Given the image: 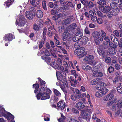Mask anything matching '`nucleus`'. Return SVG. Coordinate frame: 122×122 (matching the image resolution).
I'll return each instance as SVG.
<instances>
[{
	"mask_svg": "<svg viewBox=\"0 0 122 122\" xmlns=\"http://www.w3.org/2000/svg\"><path fill=\"white\" fill-rule=\"evenodd\" d=\"M11 5V4L8 2V0L4 4L5 5H6V7H9L10 5Z\"/></svg>",
	"mask_w": 122,
	"mask_h": 122,
	"instance_id": "338daca9",
	"label": "nucleus"
},
{
	"mask_svg": "<svg viewBox=\"0 0 122 122\" xmlns=\"http://www.w3.org/2000/svg\"><path fill=\"white\" fill-rule=\"evenodd\" d=\"M69 81L71 85L74 87H75V85L77 84L76 79L75 80L73 76H70L69 79Z\"/></svg>",
	"mask_w": 122,
	"mask_h": 122,
	"instance_id": "dca6fc26",
	"label": "nucleus"
},
{
	"mask_svg": "<svg viewBox=\"0 0 122 122\" xmlns=\"http://www.w3.org/2000/svg\"><path fill=\"white\" fill-rule=\"evenodd\" d=\"M111 61V59L109 57H106L105 59V61L107 63H109Z\"/></svg>",
	"mask_w": 122,
	"mask_h": 122,
	"instance_id": "603ef678",
	"label": "nucleus"
},
{
	"mask_svg": "<svg viewBox=\"0 0 122 122\" xmlns=\"http://www.w3.org/2000/svg\"><path fill=\"white\" fill-rule=\"evenodd\" d=\"M84 32L86 34L90 35V32L89 29L86 27L84 30Z\"/></svg>",
	"mask_w": 122,
	"mask_h": 122,
	"instance_id": "c03bdc74",
	"label": "nucleus"
},
{
	"mask_svg": "<svg viewBox=\"0 0 122 122\" xmlns=\"http://www.w3.org/2000/svg\"><path fill=\"white\" fill-rule=\"evenodd\" d=\"M70 72L71 75H73L75 76V78H76L78 75L77 73L76 72V71L75 70H71L70 71Z\"/></svg>",
	"mask_w": 122,
	"mask_h": 122,
	"instance_id": "58836bf2",
	"label": "nucleus"
},
{
	"mask_svg": "<svg viewBox=\"0 0 122 122\" xmlns=\"http://www.w3.org/2000/svg\"><path fill=\"white\" fill-rule=\"evenodd\" d=\"M71 110L72 112L75 114H78L79 113V111L74 108H72Z\"/></svg>",
	"mask_w": 122,
	"mask_h": 122,
	"instance_id": "5fc2aeb1",
	"label": "nucleus"
},
{
	"mask_svg": "<svg viewBox=\"0 0 122 122\" xmlns=\"http://www.w3.org/2000/svg\"><path fill=\"white\" fill-rule=\"evenodd\" d=\"M91 20L94 22H96L97 21V17L95 16H92L91 17Z\"/></svg>",
	"mask_w": 122,
	"mask_h": 122,
	"instance_id": "13d9d810",
	"label": "nucleus"
},
{
	"mask_svg": "<svg viewBox=\"0 0 122 122\" xmlns=\"http://www.w3.org/2000/svg\"><path fill=\"white\" fill-rule=\"evenodd\" d=\"M81 39V44H85L88 41V38L85 36L83 37Z\"/></svg>",
	"mask_w": 122,
	"mask_h": 122,
	"instance_id": "a878e982",
	"label": "nucleus"
},
{
	"mask_svg": "<svg viewBox=\"0 0 122 122\" xmlns=\"http://www.w3.org/2000/svg\"><path fill=\"white\" fill-rule=\"evenodd\" d=\"M87 6L89 8H92L94 6V4L91 1H90L88 4Z\"/></svg>",
	"mask_w": 122,
	"mask_h": 122,
	"instance_id": "79ce46f5",
	"label": "nucleus"
},
{
	"mask_svg": "<svg viewBox=\"0 0 122 122\" xmlns=\"http://www.w3.org/2000/svg\"><path fill=\"white\" fill-rule=\"evenodd\" d=\"M109 46H108L107 48L109 49V48H116V46L113 43L111 42H109Z\"/></svg>",
	"mask_w": 122,
	"mask_h": 122,
	"instance_id": "a19ab883",
	"label": "nucleus"
},
{
	"mask_svg": "<svg viewBox=\"0 0 122 122\" xmlns=\"http://www.w3.org/2000/svg\"><path fill=\"white\" fill-rule=\"evenodd\" d=\"M67 122H79L75 118H72L71 119H68L67 120Z\"/></svg>",
	"mask_w": 122,
	"mask_h": 122,
	"instance_id": "4c0bfd02",
	"label": "nucleus"
},
{
	"mask_svg": "<svg viewBox=\"0 0 122 122\" xmlns=\"http://www.w3.org/2000/svg\"><path fill=\"white\" fill-rule=\"evenodd\" d=\"M115 48H109L108 49V52L110 54H114L116 52V50L115 49Z\"/></svg>",
	"mask_w": 122,
	"mask_h": 122,
	"instance_id": "cd10ccee",
	"label": "nucleus"
},
{
	"mask_svg": "<svg viewBox=\"0 0 122 122\" xmlns=\"http://www.w3.org/2000/svg\"><path fill=\"white\" fill-rule=\"evenodd\" d=\"M43 15L42 11L40 10H37L36 13V17L39 18H41L43 16Z\"/></svg>",
	"mask_w": 122,
	"mask_h": 122,
	"instance_id": "393cba45",
	"label": "nucleus"
},
{
	"mask_svg": "<svg viewBox=\"0 0 122 122\" xmlns=\"http://www.w3.org/2000/svg\"><path fill=\"white\" fill-rule=\"evenodd\" d=\"M99 9L103 12L106 13H107L111 10L110 7L108 6H106L105 7L101 6L99 7Z\"/></svg>",
	"mask_w": 122,
	"mask_h": 122,
	"instance_id": "2eb2a0df",
	"label": "nucleus"
},
{
	"mask_svg": "<svg viewBox=\"0 0 122 122\" xmlns=\"http://www.w3.org/2000/svg\"><path fill=\"white\" fill-rule=\"evenodd\" d=\"M100 85V84H98L96 86V89L100 90L103 87L102 86H101Z\"/></svg>",
	"mask_w": 122,
	"mask_h": 122,
	"instance_id": "864d4df0",
	"label": "nucleus"
},
{
	"mask_svg": "<svg viewBox=\"0 0 122 122\" xmlns=\"http://www.w3.org/2000/svg\"><path fill=\"white\" fill-rule=\"evenodd\" d=\"M25 15L26 17L30 20H31L33 19V14L30 11H28L26 12Z\"/></svg>",
	"mask_w": 122,
	"mask_h": 122,
	"instance_id": "a211bd4d",
	"label": "nucleus"
},
{
	"mask_svg": "<svg viewBox=\"0 0 122 122\" xmlns=\"http://www.w3.org/2000/svg\"><path fill=\"white\" fill-rule=\"evenodd\" d=\"M97 51L99 54L102 57H104L106 55L102 46L99 45L98 46Z\"/></svg>",
	"mask_w": 122,
	"mask_h": 122,
	"instance_id": "ddd939ff",
	"label": "nucleus"
},
{
	"mask_svg": "<svg viewBox=\"0 0 122 122\" xmlns=\"http://www.w3.org/2000/svg\"><path fill=\"white\" fill-rule=\"evenodd\" d=\"M44 41H41L40 42L39 44V48H41L43 46L44 44Z\"/></svg>",
	"mask_w": 122,
	"mask_h": 122,
	"instance_id": "4d7b16f0",
	"label": "nucleus"
},
{
	"mask_svg": "<svg viewBox=\"0 0 122 122\" xmlns=\"http://www.w3.org/2000/svg\"><path fill=\"white\" fill-rule=\"evenodd\" d=\"M99 67L98 66H95L92 68V71L93 73L92 76L96 77H101L103 76L102 73L99 72Z\"/></svg>",
	"mask_w": 122,
	"mask_h": 122,
	"instance_id": "39448f33",
	"label": "nucleus"
},
{
	"mask_svg": "<svg viewBox=\"0 0 122 122\" xmlns=\"http://www.w3.org/2000/svg\"><path fill=\"white\" fill-rule=\"evenodd\" d=\"M5 40L6 41H10L13 38L12 34H11L6 35L4 37Z\"/></svg>",
	"mask_w": 122,
	"mask_h": 122,
	"instance_id": "6ab92c4d",
	"label": "nucleus"
},
{
	"mask_svg": "<svg viewBox=\"0 0 122 122\" xmlns=\"http://www.w3.org/2000/svg\"><path fill=\"white\" fill-rule=\"evenodd\" d=\"M70 35L69 33L68 32H65L63 34L62 39L64 41L67 40V38Z\"/></svg>",
	"mask_w": 122,
	"mask_h": 122,
	"instance_id": "b1692460",
	"label": "nucleus"
},
{
	"mask_svg": "<svg viewBox=\"0 0 122 122\" xmlns=\"http://www.w3.org/2000/svg\"><path fill=\"white\" fill-rule=\"evenodd\" d=\"M97 22L99 24H102L103 23V20L101 18H98L97 19Z\"/></svg>",
	"mask_w": 122,
	"mask_h": 122,
	"instance_id": "3c124183",
	"label": "nucleus"
},
{
	"mask_svg": "<svg viewBox=\"0 0 122 122\" xmlns=\"http://www.w3.org/2000/svg\"><path fill=\"white\" fill-rule=\"evenodd\" d=\"M121 86V85L119 84L118 87L117 88V90L121 94H122V91H121V90L120 89H122V88H121V87H120V86Z\"/></svg>",
	"mask_w": 122,
	"mask_h": 122,
	"instance_id": "680f3d73",
	"label": "nucleus"
},
{
	"mask_svg": "<svg viewBox=\"0 0 122 122\" xmlns=\"http://www.w3.org/2000/svg\"><path fill=\"white\" fill-rule=\"evenodd\" d=\"M78 95H76L75 93L72 94L71 96V98L72 100L76 101L77 98V96Z\"/></svg>",
	"mask_w": 122,
	"mask_h": 122,
	"instance_id": "c9c22d12",
	"label": "nucleus"
},
{
	"mask_svg": "<svg viewBox=\"0 0 122 122\" xmlns=\"http://www.w3.org/2000/svg\"><path fill=\"white\" fill-rule=\"evenodd\" d=\"M113 9V10L108 13V14L107 16L109 18H111L113 16L116 15L119 11L118 8Z\"/></svg>",
	"mask_w": 122,
	"mask_h": 122,
	"instance_id": "4468645a",
	"label": "nucleus"
},
{
	"mask_svg": "<svg viewBox=\"0 0 122 122\" xmlns=\"http://www.w3.org/2000/svg\"><path fill=\"white\" fill-rule=\"evenodd\" d=\"M100 90L101 92L103 95L105 94L108 92V90L107 89L104 88L103 87Z\"/></svg>",
	"mask_w": 122,
	"mask_h": 122,
	"instance_id": "473e14b6",
	"label": "nucleus"
},
{
	"mask_svg": "<svg viewBox=\"0 0 122 122\" xmlns=\"http://www.w3.org/2000/svg\"><path fill=\"white\" fill-rule=\"evenodd\" d=\"M82 68L83 69L86 71H88L90 70L91 69V67L90 66L86 64L83 65Z\"/></svg>",
	"mask_w": 122,
	"mask_h": 122,
	"instance_id": "bb28decb",
	"label": "nucleus"
},
{
	"mask_svg": "<svg viewBox=\"0 0 122 122\" xmlns=\"http://www.w3.org/2000/svg\"><path fill=\"white\" fill-rule=\"evenodd\" d=\"M108 71L109 73L112 72L114 71V68L112 66H110L108 69Z\"/></svg>",
	"mask_w": 122,
	"mask_h": 122,
	"instance_id": "8fccbe9b",
	"label": "nucleus"
},
{
	"mask_svg": "<svg viewBox=\"0 0 122 122\" xmlns=\"http://www.w3.org/2000/svg\"><path fill=\"white\" fill-rule=\"evenodd\" d=\"M100 78H98L94 79L91 81L90 82L91 84L92 85H95L98 83H100Z\"/></svg>",
	"mask_w": 122,
	"mask_h": 122,
	"instance_id": "4be33fe9",
	"label": "nucleus"
},
{
	"mask_svg": "<svg viewBox=\"0 0 122 122\" xmlns=\"http://www.w3.org/2000/svg\"><path fill=\"white\" fill-rule=\"evenodd\" d=\"M50 65L56 69H58L59 67V65L55 63V61L51 62L50 63Z\"/></svg>",
	"mask_w": 122,
	"mask_h": 122,
	"instance_id": "c85d7f7f",
	"label": "nucleus"
},
{
	"mask_svg": "<svg viewBox=\"0 0 122 122\" xmlns=\"http://www.w3.org/2000/svg\"><path fill=\"white\" fill-rule=\"evenodd\" d=\"M97 3L101 5H105L106 4V2L105 0H99L97 1Z\"/></svg>",
	"mask_w": 122,
	"mask_h": 122,
	"instance_id": "f704fd0d",
	"label": "nucleus"
},
{
	"mask_svg": "<svg viewBox=\"0 0 122 122\" xmlns=\"http://www.w3.org/2000/svg\"><path fill=\"white\" fill-rule=\"evenodd\" d=\"M74 54L79 56V57L81 58L87 54L85 52V49L83 47H81L76 49L74 51Z\"/></svg>",
	"mask_w": 122,
	"mask_h": 122,
	"instance_id": "20e7f679",
	"label": "nucleus"
},
{
	"mask_svg": "<svg viewBox=\"0 0 122 122\" xmlns=\"http://www.w3.org/2000/svg\"><path fill=\"white\" fill-rule=\"evenodd\" d=\"M114 102V101H111L108 102L106 105V106L107 107H109Z\"/></svg>",
	"mask_w": 122,
	"mask_h": 122,
	"instance_id": "a18cd8bd",
	"label": "nucleus"
},
{
	"mask_svg": "<svg viewBox=\"0 0 122 122\" xmlns=\"http://www.w3.org/2000/svg\"><path fill=\"white\" fill-rule=\"evenodd\" d=\"M33 29L35 31H37L39 30V28L38 25L36 23L34 24L33 25Z\"/></svg>",
	"mask_w": 122,
	"mask_h": 122,
	"instance_id": "37998d69",
	"label": "nucleus"
},
{
	"mask_svg": "<svg viewBox=\"0 0 122 122\" xmlns=\"http://www.w3.org/2000/svg\"><path fill=\"white\" fill-rule=\"evenodd\" d=\"M77 27V25L76 23H73L71 24L68 27L69 30H73L75 29Z\"/></svg>",
	"mask_w": 122,
	"mask_h": 122,
	"instance_id": "5701e85b",
	"label": "nucleus"
},
{
	"mask_svg": "<svg viewBox=\"0 0 122 122\" xmlns=\"http://www.w3.org/2000/svg\"><path fill=\"white\" fill-rule=\"evenodd\" d=\"M80 115L81 118L84 119L86 118L88 115V113L87 112H82L80 114Z\"/></svg>",
	"mask_w": 122,
	"mask_h": 122,
	"instance_id": "7c9ffc66",
	"label": "nucleus"
},
{
	"mask_svg": "<svg viewBox=\"0 0 122 122\" xmlns=\"http://www.w3.org/2000/svg\"><path fill=\"white\" fill-rule=\"evenodd\" d=\"M66 105V103L63 101L61 100L57 104L58 109L61 110L62 112L64 111Z\"/></svg>",
	"mask_w": 122,
	"mask_h": 122,
	"instance_id": "9d476101",
	"label": "nucleus"
},
{
	"mask_svg": "<svg viewBox=\"0 0 122 122\" xmlns=\"http://www.w3.org/2000/svg\"><path fill=\"white\" fill-rule=\"evenodd\" d=\"M42 6L43 9L45 10H46L47 9L46 7V3L45 1H43L42 2Z\"/></svg>",
	"mask_w": 122,
	"mask_h": 122,
	"instance_id": "09e8293b",
	"label": "nucleus"
},
{
	"mask_svg": "<svg viewBox=\"0 0 122 122\" xmlns=\"http://www.w3.org/2000/svg\"><path fill=\"white\" fill-rule=\"evenodd\" d=\"M110 38L111 40L113 41H114V40L116 38L115 36L113 34H111L110 36Z\"/></svg>",
	"mask_w": 122,
	"mask_h": 122,
	"instance_id": "0e129e2a",
	"label": "nucleus"
},
{
	"mask_svg": "<svg viewBox=\"0 0 122 122\" xmlns=\"http://www.w3.org/2000/svg\"><path fill=\"white\" fill-rule=\"evenodd\" d=\"M96 25L93 23H90L89 25V26L90 28H94L96 27Z\"/></svg>",
	"mask_w": 122,
	"mask_h": 122,
	"instance_id": "774afa93",
	"label": "nucleus"
},
{
	"mask_svg": "<svg viewBox=\"0 0 122 122\" xmlns=\"http://www.w3.org/2000/svg\"><path fill=\"white\" fill-rule=\"evenodd\" d=\"M101 92L99 90L95 94L96 96L99 98L102 97L103 96V95Z\"/></svg>",
	"mask_w": 122,
	"mask_h": 122,
	"instance_id": "e433bc0d",
	"label": "nucleus"
},
{
	"mask_svg": "<svg viewBox=\"0 0 122 122\" xmlns=\"http://www.w3.org/2000/svg\"><path fill=\"white\" fill-rule=\"evenodd\" d=\"M93 37L95 38L94 41L97 45L99 43V41H102L104 37L106 36V33L102 30L99 32L95 31L93 33Z\"/></svg>",
	"mask_w": 122,
	"mask_h": 122,
	"instance_id": "f257e3e1",
	"label": "nucleus"
},
{
	"mask_svg": "<svg viewBox=\"0 0 122 122\" xmlns=\"http://www.w3.org/2000/svg\"><path fill=\"white\" fill-rule=\"evenodd\" d=\"M76 107L78 110H81L83 109L82 111H85V109H87L88 107L85 106L82 103L79 102L77 103L76 105Z\"/></svg>",
	"mask_w": 122,
	"mask_h": 122,
	"instance_id": "f8f14e48",
	"label": "nucleus"
},
{
	"mask_svg": "<svg viewBox=\"0 0 122 122\" xmlns=\"http://www.w3.org/2000/svg\"><path fill=\"white\" fill-rule=\"evenodd\" d=\"M115 104L118 108L122 107V101L121 100H119L116 102Z\"/></svg>",
	"mask_w": 122,
	"mask_h": 122,
	"instance_id": "c756f323",
	"label": "nucleus"
},
{
	"mask_svg": "<svg viewBox=\"0 0 122 122\" xmlns=\"http://www.w3.org/2000/svg\"><path fill=\"white\" fill-rule=\"evenodd\" d=\"M72 16H69L66 19H65L63 21L62 24L63 25H65L70 23L71 22Z\"/></svg>",
	"mask_w": 122,
	"mask_h": 122,
	"instance_id": "aec40b11",
	"label": "nucleus"
},
{
	"mask_svg": "<svg viewBox=\"0 0 122 122\" xmlns=\"http://www.w3.org/2000/svg\"><path fill=\"white\" fill-rule=\"evenodd\" d=\"M18 8L19 10H20V12L21 13L23 12L24 10H25V7H22L21 6H19L18 7Z\"/></svg>",
	"mask_w": 122,
	"mask_h": 122,
	"instance_id": "bf43d9fd",
	"label": "nucleus"
},
{
	"mask_svg": "<svg viewBox=\"0 0 122 122\" xmlns=\"http://www.w3.org/2000/svg\"><path fill=\"white\" fill-rule=\"evenodd\" d=\"M107 95L110 100L112 98L114 97V95L112 92H111Z\"/></svg>",
	"mask_w": 122,
	"mask_h": 122,
	"instance_id": "49530a36",
	"label": "nucleus"
},
{
	"mask_svg": "<svg viewBox=\"0 0 122 122\" xmlns=\"http://www.w3.org/2000/svg\"><path fill=\"white\" fill-rule=\"evenodd\" d=\"M83 35V33L82 31H80L77 32L73 38V41L76 42L79 41L82 38Z\"/></svg>",
	"mask_w": 122,
	"mask_h": 122,
	"instance_id": "1a4fd4ad",
	"label": "nucleus"
},
{
	"mask_svg": "<svg viewBox=\"0 0 122 122\" xmlns=\"http://www.w3.org/2000/svg\"><path fill=\"white\" fill-rule=\"evenodd\" d=\"M44 50L43 52L45 54V55L43 56L42 58L48 63H50V61L51 58L48 56L50 55V54L49 51L46 49H44Z\"/></svg>",
	"mask_w": 122,
	"mask_h": 122,
	"instance_id": "0eeeda50",
	"label": "nucleus"
},
{
	"mask_svg": "<svg viewBox=\"0 0 122 122\" xmlns=\"http://www.w3.org/2000/svg\"><path fill=\"white\" fill-rule=\"evenodd\" d=\"M46 91V93H47L48 94H49V95L52 93V92L49 89L47 88Z\"/></svg>",
	"mask_w": 122,
	"mask_h": 122,
	"instance_id": "69168bd1",
	"label": "nucleus"
},
{
	"mask_svg": "<svg viewBox=\"0 0 122 122\" xmlns=\"http://www.w3.org/2000/svg\"><path fill=\"white\" fill-rule=\"evenodd\" d=\"M115 2H112L110 4V6L113 9H116L118 8H117V4Z\"/></svg>",
	"mask_w": 122,
	"mask_h": 122,
	"instance_id": "72a5a7b5",
	"label": "nucleus"
},
{
	"mask_svg": "<svg viewBox=\"0 0 122 122\" xmlns=\"http://www.w3.org/2000/svg\"><path fill=\"white\" fill-rule=\"evenodd\" d=\"M69 65L68 64L66 61H63V64L65 67V71L67 73H68L70 72V67L69 65H70L74 69H75L71 61H69Z\"/></svg>",
	"mask_w": 122,
	"mask_h": 122,
	"instance_id": "423d86ee",
	"label": "nucleus"
},
{
	"mask_svg": "<svg viewBox=\"0 0 122 122\" xmlns=\"http://www.w3.org/2000/svg\"><path fill=\"white\" fill-rule=\"evenodd\" d=\"M45 24L46 25H50L52 24V23L50 20L49 19H47L45 22Z\"/></svg>",
	"mask_w": 122,
	"mask_h": 122,
	"instance_id": "6e6d98bb",
	"label": "nucleus"
},
{
	"mask_svg": "<svg viewBox=\"0 0 122 122\" xmlns=\"http://www.w3.org/2000/svg\"><path fill=\"white\" fill-rule=\"evenodd\" d=\"M56 62L58 63V64L59 65H61L62 64V61L61 59L59 58L57 59L56 61Z\"/></svg>",
	"mask_w": 122,
	"mask_h": 122,
	"instance_id": "de8ad7c7",
	"label": "nucleus"
},
{
	"mask_svg": "<svg viewBox=\"0 0 122 122\" xmlns=\"http://www.w3.org/2000/svg\"><path fill=\"white\" fill-rule=\"evenodd\" d=\"M1 112H0V117L3 116L5 117L8 120L10 119H13L14 116L10 113L6 112L4 108H2L1 109Z\"/></svg>",
	"mask_w": 122,
	"mask_h": 122,
	"instance_id": "7ed1b4c3",
	"label": "nucleus"
},
{
	"mask_svg": "<svg viewBox=\"0 0 122 122\" xmlns=\"http://www.w3.org/2000/svg\"><path fill=\"white\" fill-rule=\"evenodd\" d=\"M45 89L44 87H41L39 89L38 91L39 93L36 96L38 100L40 99V97L39 96L44 93Z\"/></svg>",
	"mask_w": 122,
	"mask_h": 122,
	"instance_id": "412c9836",
	"label": "nucleus"
},
{
	"mask_svg": "<svg viewBox=\"0 0 122 122\" xmlns=\"http://www.w3.org/2000/svg\"><path fill=\"white\" fill-rule=\"evenodd\" d=\"M35 0H30V3L34 7H35L36 5L35 4Z\"/></svg>",
	"mask_w": 122,
	"mask_h": 122,
	"instance_id": "e2e57ef3",
	"label": "nucleus"
},
{
	"mask_svg": "<svg viewBox=\"0 0 122 122\" xmlns=\"http://www.w3.org/2000/svg\"><path fill=\"white\" fill-rule=\"evenodd\" d=\"M94 59V56L92 55H89L86 56L83 59L84 61H87L88 64H92L93 63V61Z\"/></svg>",
	"mask_w": 122,
	"mask_h": 122,
	"instance_id": "9b49d317",
	"label": "nucleus"
},
{
	"mask_svg": "<svg viewBox=\"0 0 122 122\" xmlns=\"http://www.w3.org/2000/svg\"><path fill=\"white\" fill-rule=\"evenodd\" d=\"M57 76L58 80L60 81L59 82L60 83H63L64 86L68 87V83L65 77H63L61 75L59 76L57 74Z\"/></svg>",
	"mask_w": 122,
	"mask_h": 122,
	"instance_id": "6e6552de",
	"label": "nucleus"
},
{
	"mask_svg": "<svg viewBox=\"0 0 122 122\" xmlns=\"http://www.w3.org/2000/svg\"><path fill=\"white\" fill-rule=\"evenodd\" d=\"M33 86V88L35 89L34 91V93H36L38 91V89L39 87V84H34Z\"/></svg>",
	"mask_w": 122,
	"mask_h": 122,
	"instance_id": "2f4dec72",
	"label": "nucleus"
},
{
	"mask_svg": "<svg viewBox=\"0 0 122 122\" xmlns=\"http://www.w3.org/2000/svg\"><path fill=\"white\" fill-rule=\"evenodd\" d=\"M26 22V20L24 16L21 14H20L17 19L16 25L20 27L23 26L25 24Z\"/></svg>",
	"mask_w": 122,
	"mask_h": 122,
	"instance_id": "f03ea898",
	"label": "nucleus"
},
{
	"mask_svg": "<svg viewBox=\"0 0 122 122\" xmlns=\"http://www.w3.org/2000/svg\"><path fill=\"white\" fill-rule=\"evenodd\" d=\"M39 97L40 99L41 98V100H44L49 99L50 98V95L45 92L39 96Z\"/></svg>",
	"mask_w": 122,
	"mask_h": 122,
	"instance_id": "f3484780",
	"label": "nucleus"
},
{
	"mask_svg": "<svg viewBox=\"0 0 122 122\" xmlns=\"http://www.w3.org/2000/svg\"><path fill=\"white\" fill-rule=\"evenodd\" d=\"M53 91L54 93L56 96H60L61 95V93H60L59 91L55 89H53Z\"/></svg>",
	"mask_w": 122,
	"mask_h": 122,
	"instance_id": "ea45409f",
	"label": "nucleus"
},
{
	"mask_svg": "<svg viewBox=\"0 0 122 122\" xmlns=\"http://www.w3.org/2000/svg\"><path fill=\"white\" fill-rule=\"evenodd\" d=\"M118 108L117 106L116 105H115V104H114L113 105L112 107V110L113 111H114L116 110Z\"/></svg>",
	"mask_w": 122,
	"mask_h": 122,
	"instance_id": "052dcab7",
	"label": "nucleus"
}]
</instances>
